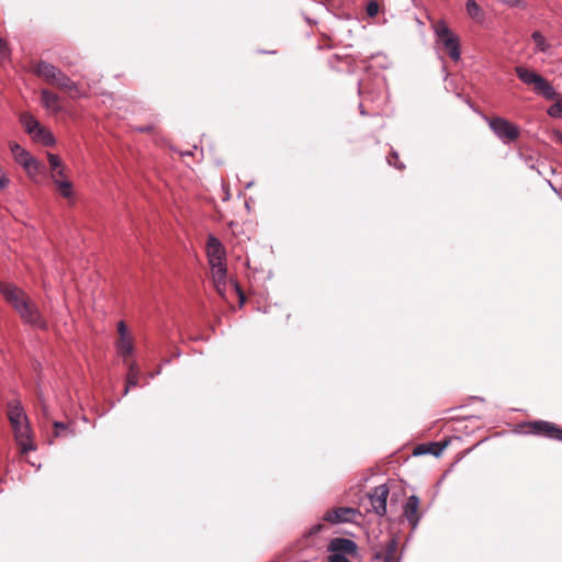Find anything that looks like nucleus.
I'll use <instances>...</instances> for the list:
<instances>
[{
	"mask_svg": "<svg viewBox=\"0 0 562 562\" xmlns=\"http://www.w3.org/2000/svg\"><path fill=\"white\" fill-rule=\"evenodd\" d=\"M531 38L535 42L538 50L547 52L549 49V44L547 43L544 36L539 31L533 32Z\"/></svg>",
	"mask_w": 562,
	"mask_h": 562,
	"instance_id": "25",
	"label": "nucleus"
},
{
	"mask_svg": "<svg viewBox=\"0 0 562 562\" xmlns=\"http://www.w3.org/2000/svg\"><path fill=\"white\" fill-rule=\"evenodd\" d=\"M375 559L383 562H397L398 560V542L395 538H391L383 551L375 553Z\"/></svg>",
	"mask_w": 562,
	"mask_h": 562,
	"instance_id": "15",
	"label": "nucleus"
},
{
	"mask_svg": "<svg viewBox=\"0 0 562 562\" xmlns=\"http://www.w3.org/2000/svg\"><path fill=\"white\" fill-rule=\"evenodd\" d=\"M50 179L56 186L58 193L65 198L70 199L74 195L72 183L66 175V167L55 170L49 173Z\"/></svg>",
	"mask_w": 562,
	"mask_h": 562,
	"instance_id": "8",
	"label": "nucleus"
},
{
	"mask_svg": "<svg viewBox=\"0 0 562 562\" xmlns=\"http://www.w3.org/2000/svg\"><path fill=\"white\" fill-rule=\"evenodd\" d=\"M142 132H150L151 131V126H147V127H144V128H140Z\"/></svg>",
	"mask_w": 562,
	"mask_h": 562,
	"instance_id": "37",
	"label": "nucleus"
},
{
	"mask_svg": "<svg viewBox=\"0 0 562 562\" xmlns=\"http://www.w3.org/2000/svg\"><path fill=\"white\" fill-rule=\"evenodd\" d=\"M356 515V510L349 507H337L329 509L324 515V520L331 522V524H338V522H346L351 521Z\"/></svg>",
	"mask_w": 562,
	"mask_h": 562,
	"instance_id": "11",
	"label": "nucleus"
},
{
	"mask_svg": "<svg viewBox=\"0 0 562 562\" xmlns=\"http://www.w3.org/2000/svg\"><path fill=\"white\" fill-rule=\"evenodd\" d=\"M515 72L517 75V77L527 86L531 87L532 83L536 82V80L538 79V77L540 76L539 74H537L536 71L527 68V67H524V66H517L515 68Z\"/></svg>",
	"mask_w": 562,
	"mask_h": 562,
	"instance_id": "20",
	"label": "nucleus"
},
{
	"mask_svg": "<svg viewBox=\"0 0 562 562\" xmlns=\"http://www.w3.org/2000/svg\"><path fill=\"white\" fill-rule=\"evenodd\" d=\"M31 137L44 146H52L55 144V137L42 124L31 134Z\"/></svg>",
	"mask_w": 562,
	"mask_h": 562,
	"instance_id": "17",
	"label": "nucleus"
},
{
	"mask_svg": "<svg viewBox=\"0 0 562 562\" xmlns=\"http://www.w3.org/2000/svg\"><path fill=\"white\" fill-rule=\"evenodd\" d=\"M322 529H323V525L317 524V525H315V526H313V527L311 528L310 533H311V535H316V533H318Z\"/></svg>",
	"mask_w": 562,
	"mask_h": 562,
	"instance_id": "35",
	"label": "nucleus"
},
{
	"mask_svg": "<svg viewBox=\"0 0 562 562\" xmlns=\"http://www.w3.org/2000/svg\"><path fill=\"white\" fill-rule=\"evenodd\" d=\"M128 366H130V369H128V373H127V376H126V385H125L124 394L128 393V390H130L131 386H135L138 383L139 372H138V369L136 367V363L135 362H131Z\"/></svg>",
	"mask_w": 562,
	"mask_h": 562,
	"instance_id": "22",
	"label": "nucleus"
},
{
	"mask_svg": "<svg viewBox=\"0 0 562 562\" xmlns=\"http://www.w3.org/2000/svg\"><path fill=\"white\" fill-rule=\"evenodd\" d=\"M117 333H119V337H124V336L130 337L131 336L128 333L127 326L123 321L119 322V324H117Z\"/></svg>",
	"mask_w": 562,
	"mask_h": 562,
	"instance_id": "31",
	"label": "nucleus"
},
{
	"mask_svg": "<svg viewBox=\"0 0 562 562\" xmlns=\"http://www.w3.org/2000/svg\"><path fill=\"white\" fill-rule=\"evenodd\" d=\"M525 432L536 436H542L551 440L562 441V428L551 422L533 420L524 425Z\"/></svg>",
	"mask_w": 562,
	"mask_h": 562,
	"instance_id": "7",
	"label": "nucleus"
},
{
	"mask_svg": "<svg viewBox=\"0 0 562 562\" xmlns=\"http://www.w3.org/2000/svg\"><path fill=\"white\" fill-rule=\"evenodd\" d=\"M557 139H558L559 144H561V145H562V134H561V133H559V134L557 135Z\"/></svg>",
	"mask_w": 562,
	"mask_h": 562,
	"instance_id": "36",
	"label": "nucleus"
},
{
	"mask_svg": "<svg viewBox=\"0 0 562 562\" xmlns=\"http://www.w3.org/2000/svg\"><path fill=\"white\" fill-rule=\"evenodd\" d=\"M117 352L121 357H123L124 361L127 362V358L133 353L134 351V342L133 337H119L117 344H116Z\"/></svg>",
	"mask_w": 562,
	"mask_h": 562,
	"instance_id": "19",
	"label": "nucleus"
},
{
	"mask_svg": "<svg viewBox=\"0 0 562 562\" xmlns=\"http://www.w3.org/2000/svg\"><path fill=\"white\" fill-rule=\"evenodd\" d=\"M447 445H448L447 442H443V443L430 442V443L418 445L414 449V456H422V454L430 453L436 457H439L442 453V451L445 450V448L447 447Z\"/></svg>",
	"mask_w": 562,
	"mask_h": 562,
	"instance_id": "16",
	"label": "nucleus"
},
{
	"mask_svg": "<svg viewBox=\"0 0 562 562\" xmlns=\"http://www.w3.org/2000/svg\"><path fill=\"white\" fill-rule=\"evenodd\" d=\"M32 70L46 83L66 93L70 99H78L86 95L77 82H75L58 67L45 60L36 61L33 65Z\"/></svg>",
	"mask_w": 562,
	"mask_h": 562,
	"instance_id": "2",
	"label": "nucleus"
},
{
	"mask_svg": "<svg viewBox=\"0 0 562 562\" xmlns=\"http://www.w3.org/2000/svg\"><path fill=\"white\" fill-rule=\"evenodd\" d=\"M328 551L330 553L353 557L358 552V546L353 540L347 538H334L328 544Z\"/></svg>",
	"mask_w": 562,
	"mask_h": 562,
	"instance_id": "10",
	"label": "nucleus"
},
{
	"mask_svg": "<svg viewBox=\"0 0 562 562\" xmlns=\"http://www.w3.org/2000/svg\"><path fill=\"white\" fill-rule=\"evenodd\" d=\"M490 128L505 144L516 142L520 137L517 125L502 116L486 117Z\"/></svg>",
	"mask_w": 562,
	"mask_h": 562,
	"instance_id": "5",
	"label": "nucleus"
},
{
	"mask_svg": "<svg viewBox=\"0 0 562 562\" xmlns=\"http://www.w3.org/2000/svg\"><path fill=\"white\" fill-rule=\"evenodd\" d=\"M9 147L13 155L14 160L22 167L27 166V162L33 158L29 151H26L15 142H11L9 144Z\"/></svg>",
	"mask_w": 562,
	"mask_h": 562,
	"instance_id": "18",
	"label": "nucleus"
},
{
	"mask_svg": "<svg viewBox=\"0 0 562 562\" xmlns=\"http://www.w3.org/2000/svg\"><path fill=\"white\" fill-rule=\"evenodd\" d=\"M0 293L25 324L43 330L48 328L47 322L37 305L23 290L11 283L0 281Z\"/></svg>",
	"mask_w": 562,
	"mask_h": 562,
	"instance_id": "1",
	"label": "nucleus"
},
{
	"mask_svg": "<svg viewBox=\"0 0 562 562\" xmlns=\"http://www.w3.org/2000/svg\"><path fill=\"white\" fill-rule=\"evenodd\" d=\"M467 12L472 19H477L482 14V10L480 5L475 2V0H468L467 4Z\"/></svg>",
	"mask_w": 562,
	"mask_h": 562,
	"instance_id": "26",
	"label": "nucleus"
},
{
	"mask_svg": "<svg viewBox=\"0 0 562 562\" xmlns=\"http://www.w3.org/2000/svg\"><path fill=\"white\" fill-rule=\"evenodd\" d=\"M389 496V488L386 485L382 484L372 491L369 494L370 504L375 514L379 516H384L386 514V501Z\"/></svg>",
	"mask_w": 562,
	"mask_h": 562,
	"instance_id": "9",
	"label": "nucleus"
},
{
	"mask_svg": "<svg viewBox=\"0 0 562 562\" xmlns=\"http://www.w3.org/2000/svg\"><path fill=\"white\" fill-rule=\"evenodd\" d=\"M397 162H398L397 154L396 153H392L391 157L389 158V164L390 165H394L398 169H403L404 165L403 164H397Z\"/></svg>",
	"mask_w": 562,
	"mask_h": 562,
	"instance_id": "33",
	"label": "nucleus"
},
{
	"mask_svg": "<svg viewBox=\"0 0 562 562\" xmlns=\"http://www.w3.org/2000/svg\"><path fill=\"white\" fill-rule=\"evenodd\" d=\"M47 159L49 164V173L65 167L61 159L55 154L47 153Z\"/></svg>",
	"mask_w": 562,
	"mask_h": 562,
	"instance_id": "27",
	"label": "nucleus"
},
{
	"mask_svg": "<svg viewBox=\"0 0 562 562\" xmlns=\"http://www.w3.org/2000/svg\"><path fill=\"white\" fill-rule=\"evenodd\" d=\"M37 401H38V405H40L44 416L48 417L47 404H46V401L41 392L37 393Z\"/></svg>",
	"mask_w": 562,
	"mask_h": 562,
	"instance_id": "30",
	"label": "nucleus"
},
{
	"mask_svg": "<svg viewBox=\"0 0 562 562\" xmlns=\"http://www.w3.org/2000/svg\"><path fill=\"white\" fill-rule=\"evenodd\" d=\"M54 431L53 437H67L71 431L69 430L68 424L61 423V422H54L53 424Z\"/></svg>",
	"mask_w": 562,
	"mask_h": 562,
	"instance_id": "24",
	"label": "nucleus"
},
{
	"mask_svg": "<svg viewBox=\"0 0 562 562\" xmlns=\"http://www.w3.org/2000/svg\"><path fill=\"white\" fill-rule=\"evenodd\" d=\"M555 102L548 109V114L552 117H561L562 116V98L558 95L554 99Z\"/></svg>",
	"mask_w": 562,
	"mask_h": 562,
	"instance_id": "28",
	"label": "nucleus"
},
{
	"mask_svg": "<svg viewBox=\"0 0 562 562\" xmlns=\"http://www.w3.org/2000/svg\"><path fill=\"white\" fill-rule=\"evenodd\" d=\"M20 121L26 133L30 135L41 125V123L30 113H22Z\"/></svg>",
	"mask_w": 562,
	"mask_h": 562,
	"instance_id": "21",
	"label": "nucleus"
},
{
	"mask_svg": "<svg viewBox=\"0 0 562 562\" xmlns=\"http://www.w3.org/2000/svg\"><path fill=\"white\" fill-rule=\"evenodd\" d=\"M328 562H350L346 555L338 553H330L328 557Z\"/></svg>",
	"mask_w": 562,
	"mask_h": 562,
	"instance_id": "32",
	"label": "nucleus"
},
{
	"mask_svg": "<svg viewBox=\"0 0 562 562\" xmlns=\"http://www.w3.org/2000/svg\"><path fill=\"white\" fill-rule=\"evenodd\" d=\"M23 168L26 171V173L29 175V177L32 178L33 180L44 169L43 165L40 161H37L35 158H32L27 162V166H23Z\"/></svg>",
	"mask_w": 562,
	"mask_h": 562,
	"instance_id": "23",
	"label": "nucleus"
},
{
	"mask_svg": "<svg viewBox=\"0 0 562 562\" xmlns=\"http://www.w3.org/2000/svg\"><path fill=\"white\" fill-rule=\"evenodd\" d=\"M41 104L43 108L54 114H57L61 111L59 95L48 89L41 90Z\"/></svg>",
	"mask_w": 562,
	"mask_h": 562,
	"instance_id": "13",
	"label": "nucleus"
},
{
	"mask_svg": "<svg viewBox=\"0 0 562 562\" xmlns=\"http://www.w3.org/2000/svg\"><path fill=\"white\" fill-rule=\"evenodd\" d=\"M0 55L3 57L9 56L8 43L2 38H0Z\"/></svg>",
	"mask_w": 562,
	"mask_h": 562,
	"instance_id": "34",
	"label": "nucleus"
},
{
	"mask_svg": "<svg viewBox=\"0 0 562 562\" xmlns=\"http://www.w3.org/2000/svg\"><path fill=\"white\" fill-rule=\"evenodd\" d=\"M380 7L376 1H370L367 5V14L371 18L379 13Z\"/></svg>",
	"mask_w": 562,
	"mask_h": 562,
	"instance_id": "29",
	"label": "nucleus"
},
{
	"mask_svg": "<svg viewBox=\"0 0 562 562\" xmlns=\"http://www.w3.org/2000/svg\"><path fill=\"white\" fill-rule=\"evenodd\" d=\"M419 498L416 495H412L407 498L404 506V516L413 528H415L419 521Z\"/></svg>",
	"mask_w": 562,
	"mask_h": 562,
	"instance_id": "12",
	"label": "nucleus"
},
{
	"mask_svg": "<svg viewBox=\"0 0 562 562\" xmlns=\"http://www.w3.org/2000/svg\"><path fill=\"white\" fill-rule=\"evenodd\" d=\"M535 93L542 95L548 100H553L558 98V92L551 86V83L543 78L541 75L538 77L535 83L531 86Z\"/></svg>",
	"mask_w": 562,
	"mask_h": 562,
	"instance_id": "14",
	"label": "nucleus"
},
{
	"mask_svg": "<svg viewBox=\"0 0 562 562\" xmlns=\"http://www.w3.org/2000/svg\"><path fill=\"white\" fill-rule=\"evenodd\" d=\"M438 41L443 46L449 57L457 61L460 59V42L445 22H438L435 26Z\"/></svg>",
	"mask_w": 562,
	"mask_h": 562,
	"instance_id": "6",
	"label": "nucleus"
},
{
	"mask_svg": "<svg viewBox=\"0 0 562 562\" xmlns=\"http://www.w3.org/2000/svg\"><path fill=\"white\" fill-rule=\"evenodd\" d=\"M206 255L214 288L221 296H225L227 281L226 251L221 240L215 236L210 235L207 238Z\"/></svg>",
	"mask_w": 562,
	"mask_h": 562,
	"instance_id": "4",
	"label": "nucleus"
},
{
	"mask_svg": "<svg viewBox=\"0 0 562 562\" xmlns=\"http://www.w3.org/2000/svg\"><path fill=\"white\" fill-rule=\"evenodd\" d=\"M7 415L14 434L15 442L20 448V452L25 454L35 450L29 419L20 401L14 400L8 403Z\"/></svg>",
	"mask_w": 562,
	"mask_h": 562,
	"instance_id": "3",
	"label": "nucleus"
}]
</instances>
